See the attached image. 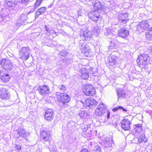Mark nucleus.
<instances>
[{
  "mask_svg": "<svg viewBox=\"0 0 152 152\" xmlns=\"http://www.w3.org/2000/svg\"><path fill=\"white\" fill-rule=\"evenodd\" d=\"M57 100L59 102V105L64 107H65L67 105L70 100V97L66 94L60 93L57 94Z\"/></svg>",
  "mask_w": 152,
  "mask_h": 152,
  "instance_id": "obj_1",
  "label": "nucleus"
},
{
  "mask_svg": "<svg viewBox=\"0 0 152 152\" xmlns=\"http://www.w3.org/2000/svg\"><path fill=\"white\" fill-rule=\"evenodd\" d=\"M0 79L3 82L7 83L9 81L10 79L9 75L8 74L5 75L3 72H0Z\"/></svg>",
  "mask_w": 152,
  "mask_h": 152,
  "instance_id": "obj_24",
  "label": "nucleus"
},
{
  "mask_svg": "<svg viewBox=\"0 0 152 152\" xmlns=\"http://www.w3.org/2000/svg\"><path fill=\"white\" fill-rule=\"evenodd\" d=\"M148 34L146 35V39L148 40H152V27L149 30Z\"/></svg>",
  "mask_w": 152,
  "mask_h": 152,
  "instance_id": "obj_30",
  "label": "nucleus"
},
{
  "mask_svg": "<svg viewBox=\"0 0 152 152\" xmlns=\"http://www.w3.org/2000/svg\"><path fill=\"white\" fill-rule=\"evenodd\" d=\"M90 102L91 105L90 107L91 108H93V106H96L97 104V102L96 101L93 99H91L90 98Z\"/></svg>",
  "mask_w": 152,
  "mask_h": 152,
  "instance_id": "obj_34",
  "label": "nucleus"
},
{
  "mask_svg": "<svg viewBox=\"0 0 152 152\" xmlns=\"http://www.w3.org/2000/svg\"><path fill=\"white\" fill-rule=\"evenodd\" d=\"M14 147L16 148L17 150H19L21 149V147L20 145L15 144L14 145Z\"/></svg>",
  "mask_w": 152,
  "mask_h": 152,
  "instance_id": "obj_44",
  "label": "nucleus"
},
{
  "mask_svg": "<svg viewBox=\"0 0 152 152\" xmlns=\"http://www.w3.org/2000/svg\"><path fill=\"white\" fill-rule=\"evenodd\" d=\"M40 136L43 140L45 141H50L51 140V138L49 132H46L44 131H41Z\"/></svg>",
  "mask_w": 152,
  "mask_h": 152,
  "instance_id": "obj_16",
  "label": "nucleus"
},
{
  "mask_svg": "<svg viewBox=\"0 0 152 152\" xmlns=\"http://www.w3.org/2000/svg\"><path fill=\"white\" fill-rule=\"evenodd\" d=\"M113 141L109 137H105L102 140V145L104 148L112 147Z\"/></svg>",
  "mask_w": 152,
  "mask_h": 152,
  "instance_id": "obj_11",
  "label": "nucleus"
},
{
  "mask_svg": "<svg viewBox=\"0 0 152 152\" xmlns=\"http://www.w3.org/2000/svg\"><path fill=\"white\" fill-rule=\"evenodd\" d=\"M68 53V51L66 50H62L59 52V55L63 57H65Z\"/></svg>",
  "mask_w": 152,
  "mask_h": 152,
  "instance_id": "obj_32",
  "label": "nucleus"
},
{
  "mask_svg": "<svg viewBox=\"0 0 152 152\" xmlns=\"http://www.w3.org/2000/svg\"><path fill=\"white\" fill-rule=\"evenodd\" d=\"M92 4L95 10H102L103 6L99 0L94 1L92 2Z\"/></svg>",
  "mask_w": 152,
  "mask_h": 152,
  "instance_id": "obj_19",
  "label": "nucleus"
},
{
  "mask_svg": "<svg viewBox=\"0 0 152 152\" xmlns=\"http://www.w3.org/2000/svg\"><path fill=\"white\" fill-rule=\"evenodd\" d=\"M119 63L118 57L112 53L108 58V61L107 64L110 66L115 67L116 64Z\"/></svg>",
  "mask_w": 152,
  "mask_h": 152,
  "instance_id": "obj_6",
  "label": "nucleus"
},
{
  "mask_svg": "<svg viewBox=\"0 0 152 152\" xmlns=\"http://www.w3.org/2000/svg\"><path fill=\"white\" fill-rule=\"evenodd\" d=\"M92 35V31H89L87 32L86 31L83 34L80 35V37L83 41H89L91 39Z\"/></svg>",
  "mask_w": 152,
  "mask_h": 152,
  "instance_id": "obj_12",
  "label": "nucleus"
},
{
  "mask_svg": "<svg viewBox=\"0 0 152 152\" xmlns=\"http://www.w3.org/2000/svg\"><path fill=\"white\" fill-rule=\"evenodd\" d=\"M50 150L51 152H58L56 150V149L53 150L52 151H51Z\"/></svg>",
  "mask_w": 152,
  "mask_h": 152,
  "instance_id": "obj_49",
  "label": "nucleus"
},
{
  "mask_svg": "<svg viewBox=\"0 0 152 152\" xmlns=\"http://www.w3.org/2000/svg\"><path fill=\"white\" fill-rule=\"evenodd\" d=\"M58 88L61 91H64L66 90V87L65 86L62 85H59Z\"/></svg>",
  "mask_w": 152,
  "mask_h": 152,
  "instance_id": "obj_42",
  "label": "nucleus"
},
{
  "mask_svg": "<svg viewBox=\"0 0 152 152\" xmlns=\"http://www.w3.org/2000/svg\"><path fill=\"white\" fill-rule=\"evenodd\" d=\"M92 32H94V33L99 34L101 31V29L97 26L92 27Z\"/></svg>",
  "mask_w": 152,
  "mask_h": 152,
  "instance_id": "obj_33",
  "label": "nucleus"
},
{
  "mask_svg": "<svg viewBox=\"0 0 152 152\" xmlns=\"http://www.w3.org/2000/svg\"><path fill=\"white\" fill-rule=\"evenodd\" d=\"M80 152H89L88 150L86 149H83L81 150Z\"/></svg>",
  "mask_w": 152,
  "mask_h": 152,
  "instance_id": "obj_47",
  "label": "nucleus"
},
{
  "mask_svg": "<svg viewBox=\"0 0 152 152\" xmlns=\"http://www.w3.org/2000/svg\"><path fill=\"white\" fill-rule=\"evenodd\" d=\"M30 50L29 48L23 47L19 51L20 58L26 60L29 57Z\"/></svg>",
  "mask_w": 152,
  "mask_h": 152,
  "instance_id": "obj_3",
  "label": "nucleus"
},
{
  "mask_svg": "<svg viewBox=\"0 0 152 152\" xmlns=\"http://www.w3.org/2000/svg\"><path fill=\"white\" fill-rule=\"evenodd\" d=\"M29 1V0H17L19 2V5H20L22 6V7H23L25 5V4L27 3Z\"/></svg>",
  "mask_w": 152,
  "mask_h": 152,
  "instance_id": "obj_31",
  "label": "nucleus"
},
{
  "mask_svg": "<svg viewBox=\"0 0 152 152\" xmlns=\"http://www.w3.org/2000/svg\"><path fill=\"white\" fill-rule=\"evenodd\" d=\"M79 46L80 50L83 53L88 54L90 52V47L85 42H83L81 41L79 43Z\"/></svg>",
  "mask_w": 152,
  "mask_h": 152,
  "instance_id": "obj_9",
  "label": "nucleus"
},
{
  "mask_svg": "<svg viewBox=\"0 0 152 152\" xmlns=\"http://www.w3.org/2000/svg\"><path fill=\"white\" fill-rule=\"evenodd\" d=\"M15 133L16 134V138L21 137L26 138L28 135L25 129L22 127H19L16 131Z\"/></svg>",
  "mask_w": 152,
  "mask_h": 152,
  "instance_id": "obj_8",
  "label": "nucleus"
},
{
  "mask_svg": "<svg viewBox=\"0 0 152 152\" xmlns=\"http://www.w3.org/2000/svg\"><path fill=\"white\" fill-rule=\"evenodd\" d=\"M0 64L4 69L7 70L9 69L10 60L8 59H2L0 61Z\"/></svg>",
  "mask_w": 152,
  "mask_h": 152,
  "instance_id": "obj_18",
  "label": "nucleus"
},
{
  "mask_svg": "<svg viewBox=\"0 0 152 152\" xmlns=\"http://www.w3.org/2000/svg\"><path fill=\"white\" fill-rule=\"evenodd\" d=\"M43 0H37L34 4V6L37 8L40 5L42 2Z\"/></svg>",
  "mask_w": 152,
  "mask_h": 152,
  "instance_id": "obj_38",
  "label": "nucleus"
},
{
  "mask_svg": "<svg viewBox=\"0 0 152 152\" xmlns=\"http://www.w3.org/2000/svg\"><path fill=\"white\" fill-rule=\"evenodd\" d=\"M88 129V127L86 126V125H85L84 128L83 129V131L85 132Z\"/></svg>",
  "mask_w": 152,
  "mask_h": 152,
  "instance_id": "obj_46",
  "label": "nucleus"
},
{
  "mask_svg": "<svg viewBox=\"0 0 152 152\" xmlns=\"http://www.w3.org/2000/svg\"><path fill=\"white\" fill-rule=\"evenodd\" d=\"M94 152H101V147L98 145H96L94 149Z\"/></svg>",
  "mask_w": 152,
  "mask_h": 152,
  "instance_id": "obj_37",
  "label": "nucleus"
},
{
  "mask_svg": "<svg viewBox=\"0 0 152 152\" xmlns=\"http://www.w3.org/2000/svg\"><path fill=\"white\" fill-rule=\"evenodd\" d=\"M90 98H88L86 99L84 103V106H86L87 107H90L91 105H90L91 102H90Z\"/></svg>",
  "mask_w": 152,
  "mask_h": 152,
  "instance_id": "obj_35",
  "label": "nucleus"
},
{
  "mask_svg": "<svg viewBox=\"0 0 152 152\" xmlns=\"http://www.w3.org/2000/svg\"><path fill=\"white\" fill-rule=\"evenodd\" d=\"M118 97V99H123L126 95L125 91L121 88H118L117 89Z\"/></svg>",
  "mask_w": 152,
  "mask_h": 152,
  "instance_id": "obj_21",
  "label": "nucleus"
},
{
  "mask_svg": "<svg viewBox=\"0 0 152 152\" xmlns=\"http://www.w3.org/2000/svg\"><path fill=\"white\" fill-rule=\"evenodd\" d=\"M149 24L147 21H142L137 26V29L140 33L148 29Z\"/></svg>",
  "mask_w": 152,
  "mask_h": 152,
  "instance_id": "obj_7",
  "label": "nucleus"
},
{
  "mask_svg": "<svg viewBox=\"0 0 152 152\" xmlns=\"http://www.w3.org/2000/svg\"><path fill=\"white\" fill-rule=\"evenodd\" d=\"M118 20L119 22L126 24L129 20L127 13H121L118 15Z\"/></svg>",
  "mask_w": 152,
  "mask_h": 152,
  "instance_id": "obj_13",
  "label": "nucleus"
},
{
  "mask_svg": "<svg viewBox=\"0 0 152 152\" xmlns=\"http://www.w3.org/2000/svg\"><path fill=\"white\" fill-rule=\"evenodd\" d=\"M18 5L15 0H10V12H11V10H12L13 9L16 11Z\"/></svg>",
  "mask_w": 152,
  "mask_h": 152,
  "instance_id": "obj_25",
  "label": "nucleus"
},
{
  "mask_svg": "<svg viewBox=\"0 0 152 152\" xmlns=\"http://www.w3.org/2000/svg\"><path fill=\"white\" fill-rule=\"evenodd\" d=\"M142 125L141 124H138L134 126V130L136 133H140L142 130Z\"/></svg>",
  "mask_w": 152,
  "mask_h": 152,
  "instance_id": "obj_29",
  "label": "nucleus"
},
{
  "mask_svg": "<svg viewBox=\"0 0 152 152\" xmlns=\"http://www.w3.org/2000/svg\"><path fill=\"white\" fill-rule=\"evenodd\" d=\"M149 59L150 57L148 54H144L138 56L137 61L138 64L145 66L147 65V61Z\"/></svg>",
  "mask_w": 152,
  "mask_h": 152,
  "instance_id": "obj_4",
  "label": "nucleus"
},
{
  "mask_svg": "<svg viewBox=\"0 0 152 152\" xmlns=\"http://www.w3.org/2000/svg\"><path fill=\"white\" fill-rule=\"evenodd\" d=\"M7 91V90L5 89H0V97L2 99H8L9 98Z\"/></svg>",
  "mask_w": 152,
  "mask_h": 152,
  "instance_id": "obj_23",
  "label": "nucleus"
},
{
  "mask_svg": "<svg viewBox=\"0 0 152 152\" xmlns=\"http://www.w3.org/2000/svg\"><path fill=\"white\" fill-rule=\"evenodd\" d=\"M129 34V32L125 28H121L118 30V35L119 37L125 38Z\"/></svg>",
  "mask_w": 152,
  "mask_h": 152,
  "instance_id": "obj_17",
  "label": "nucleus"
},
{
  "mask_svg": "<svg viewBox=\"0 0 152 152\" xmlns=\"http://www.w3.org/2000/svg\"><path fill=\"white\" fill-rule=\"evenodd\" d=\"M45 29L47 32L45 34L48 36L50 35V30L49 28L47 26H45Z\"/></svg>",
  "mask_w": 152,
  "mask_h": 152,
  "instance_id": "obj_40",
  "label": "nucleus"
},
{
  "mask_svg": "<svg viewBox=\"0 0 152 152\" xmlns=\"http://www.w3.org/2000/svg\"><path fill=\"white\" fill-rule=\"evenodd\" d=\"M88 17L95 22H96L100 18L99 13L96 10L90 12L88 14Z\"/></svg>",
  "mask_w": 152,
  "mask_h": 152,
  "instance_id": "obj_10",
  "label": "nucleus"
},
{
  "mask_svg": "<svg viewBox=\"0 0 152 152\" xmlns=\"http://www.w3.org/2000/svg\"><path fill=\"white\" fill-rule=\"evenodd\" d=\"M24 22L23 20H21L19 19L17 21L16 24L17 26L19 27L21 25L24 24Z\"/></svg>",
  "mask_w": 152,
  "mask_h": 152,
  "instance_id": "obj_39",
  "label": "nucleus"
},
{
  "mask_svg": "<svg viewBox=\"0 0 152 152\" xmlns=\"http://www.w3.org/2000/svg\"><path fill=\"white\" fill-rule=\"evenodd\" d=\"M86 126L88 127V129L89 128H90V125L89 124L87 125H86Z\"/></svg>",
  "mask_w": 152,
  "mask_h": 152,
  "instance_id": "obj_50",
  "label": "nucleus"
},
{
  "mask_svg": "<svg viewBox=\"0 0 152 152\" xmlns=\"http://www.w3.org/2000/svg\"><path fill=\"white\" fill-rule=\"evenodd\" d=\"M79 116L82 118L83 119L86 118L88 116V113L87 111H80L78 114Z\"/></svg>",
  "mask_w": 152,
  "mask_h": 152,
  "instance_id": "obj_27",
  "label": "nucleus"
},
{
  "mask_svg": "<svg viewBox=\"0 0 152 152\" xmlns=\"http://www.w3.org/2000/svg\"><path fill=\"white\" fill-rule=\"evenodd\" d=\"M10 65H11V64H10ZM10 68H11V67H10V70H11V69H10Z\"/></svg>",
  "mask_w": 152,
  "mask_h": 152,
  "instance_id": "obj_52",
  "label": "nucleus"
},
{
  "mask_svg": "<svg viewBox=\"0 0 152 152\" xmlns=\"http://www.w3.org/2000/svg\"><path fill=\"white\" fill-rule=\"evenodd\" d=\"M138 142L140 143H142L143 142H146L147 141V138L145 137V134L143 133L138 138Z\"/></svg>",
  "mask_w": 152,
  "mask_h": 152,
  "instance_id": "obj_26",
  "label": "nucleus"
},
{
  "mask_svg": "<svg viewBox=\"0 0 152 152\" xmlns=\"http://www.w3.org/2000/svg\"><path fill=\"white\" fill-rule=\"evenodd\" d=\"M46 9L45 7H42L39 8L36 11L35 14V18L38 17L42 13L44 12L46 10Z\"/></svg>",
  "mask_w": 152,
  "mask_h": 152,
  "instance_id": "obj_28",
  "label": "nucleus"
},
{
  "mask_svg": "<svg viewBox=\"0 0 152 152\" xmlns=\"http://www.w3.org/2000/svg\"><path fill=\"white\" fill-rule=\"evenodd\" d=\"M37 9V8L34 5L28 7V9L30 11L28 13L29 14L31 12H34Z\"/></svg>",
  "mask_w": 152,
  "mask_h": 152,
  "instance_id": "obj_36",
  "label": "nucleus"
},
{
  "mask_svg": "<svg viewBox=\"0 0 152 152\" xmlns=\"http://www.w3.org/2000/svg\"><path fill=\"white\" fill-rule=\"evenodd\" d=\"M81 77L84 79H88L89 77L88 70L85 68H83L81 69Z\"/></svg>",
  "mask_w": 152,
  "mask_h": 152,
  "instance_id": "obj_22",
  "label": "nucleus"
},
{
  "mask_svg": "<svg viewBox=\"0 0 152 152\" xmlns=\"http://www.w3.org/2000/svg\"><path fill=\"white\" fill-rule=\"evenodd\" d=\"M121 108H120V110H122L124 112H127V110L126 109L124 108L123 107H122L121 106Z\"/></svg>",
  "mask_w": 152,
  "mask_h": 152,
  "instance_id": "obj_48",
  "label": "nucleus"
},
{
  "mask_svg": "<svg viewBox=\"0 0 152 152\" xmlns=\"http://www.w3.org/2000/svg\"><path fill=\"white\" fill-rule=\"evenodd\" d=\"M112 45H114V44H112Z\"/></svg>",
  "mask_w": 152,
  "mask_h": 152,
  "instance_id": "obj_54",
  "label": "nucleus"
},
{
  "mask_svg": "<svg viewBox=\"0 0 152 152\" xmlns=\"http://www.w3.org/2000/svg\"><path fill=\"white\" fill-rule=\"evenodd\" d=\"M106 113L107 114V118H110V112L107 110V106L102 103H100L97 106L95 111V115L98 116H101Z\"/></svg>",
  "mask_w": 152,
  "mask_h": 152,
  "instance_id": "obj_2",
  "label": "nucleus"
},
{
  "mask_svg": "<svg viewBox=\"0 0 152 152\" xmlns=\"http://www.w3.org/2000/svg\"><path fill=\"white\" fill-rule=\"evenodd\" d=\"M106 32L108 34L110 35L111 34H112V31L110 27L106 28Z\"/></svg>",
  "mask_w": 152,
  "mask_h": 152,
  "instance_id": "obj_43",
  "label": "nucleus"
},
{
  "mask_svg": "<svg viewBox=\"0 0 152 152\" xmlns=\"http://www.w3.org/2000/svg\"><path fill=\"white\" fill-rule=\"evenodd\" d=\"M27 18V17L26 15L23 14H22L20 15V19L21 20H23L25 22V20H26Z\"/></svg>",
  "mask_w": 152,
  "mask_h": 152,
  "instance_id": "obj_41",
  "label": "nucleus"
},
{
  "mask_svg": "<svg viewBox=\"0 0 152 152\" xmlns=\"http://www.w3.org/2000/svg\"><path fill=\"white\" fill-rule=\"evenodd\" d=\"M121 127L124 130H128L130 128V122L128 119H124L121 121Z\"/></svg>",
  "mask_w": 152,
  "mask_h": 152,
  "instance_id": "obj_15",
  "label": "nucleus"
},
{
  "mask_svg": "<svg viewBox=\"0 0 152 152\" xmlns=\"http://www.w3.org/2000/svg\"><path fill=\"white\" fill-rule=\"evenodd\" d=\"M120 108H121L120 106H118V107H116L115 108L113 109L112 110L114 112H116L118 110L120 109Z\"/></svg>",
  "mask_w": 152,
  "mask_h": 152,
  "instance_id": "obj_45",
  "label": "nucleus"
},
{
  "mask_svg": "<svg viewBox=\"0 0 152 152\" xmlns=\"http://www.w3.org/2000/svg\"><path fill=\"white\" fill-rule=\"evenodd\" d=\"M50 5L49 7H50Z\"/></svg>",
  "mask_w": 152,
  "mask_h": 152,
  "instance_id": "obj_53",
  "label": "nucleus"
},
{
  "mask_svg": "<svg viewBox=\"0 0 152 152\" xmlns=\"http://www.w3.org/2000/svg\"><path fill=\"white\" fill-rule=\"evenodd\" d=\"M38 90L40 94L44 95L48 94L49 92V90L48 87L46 86H43L42 87H40Z\"/></svg>",
  "mask_w": 152,
  "mask_h": 152,
  "instance_id": "obj_20",
  "label": "nucleus"
},
{
  "mask_svg": "<svg viewBox=\"0 0 152 152\" xmlns=\"http://www.w3.org/2000/svg\"><path fill=\"white\" fill-rule=\"evenodd\" d=\"M109 48L110 49H113V48H112V45L111 46L109 47Z\"/></svg>",
  "mask_w": 152,
  "mask_h": 152,
  "instance_id": "obj_51",
  "label": "nucleus"
},
{
  "mask_svg": "<svg viewBox=\"0 0 152 152\" xmlns=\"http://www.w3.org/2000/svg\"><path fill=\"white\" fill-rule=\"evenodd\" d=\"M83 91L86 96H93L95 94V89L92 85L89 84L86 85L83 89Z\"/></svg>",
  "mask_w": 152,
  "mask_h": 152,
  "instance_id": "obj_5",
  "label": "nucleus"
},
{
  "mask_svg": "<svg viewBox=\"0 0 152 152\" xmlns=\"http://www.w3.org/2000/svg\"><path fill=\"white\" fill-rule=\"evenodd\" d=\"M54 115L53 110L51 109H49L45 111V118L47 120L51 121L53 119Z\"/></svg>",
  "mask_w": 152,
  "mask_h": 152,
  "instance_id": "obj_14",
  "label": "nucleus"
}]
</instances>
